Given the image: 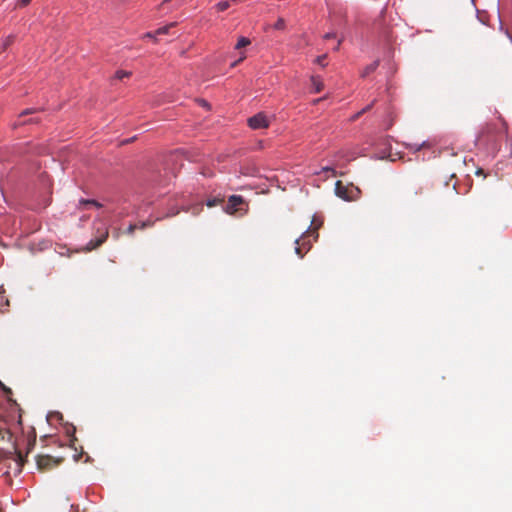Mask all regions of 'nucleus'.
<instances>
[{
    "instance_id": "f257e3e1",
    "label": "nucleus",
    "mask_w": 512,
    "mask_h": 512,
    "mask_svg": "<svg viewBox=\"0 0 512 512\" xmlns=\"http://www.w3.org/2000/svg\"><path fill=\"white\" fill-rule=\"evenodd\" d=\"M322 225V222L316 224L315 218H313L311 222V227L307 229L298 239H296L295 244V253L300 257L303 258L304 255L311 249V242L309 238L311 236L314 237V240L316 241L318 238L317 230Z\"/></svg>"
},
{
    "instance_id": "f03ea898",
    "label": "nucleus",
    "mask_w": 512,
    "mask_h": 512,
    "mask_svg": "<svg viewBox=\"0 0 512 512\" xmlns=\"http://www.w3.org/2000/svg\"><path fill=\"white\" fill-rule=\"evenodd\" d=\"M335 194L345 201H355L360 198L361 190L353 184L344 185L341 181H337Z\"/></svg>"
},
{
    "instance_id": "7ed1b4c3",
    "label": "nucleus",
    "mask_w": 512,
    "mask_h": 512,
    "mask_svg": "<svg viewBox=\"0 0 512 512\" xmlns=\"http://www.w3.org/2000/svg\"><path fill=\"white\" fill-rule=\"evenodd\" d=\"M42 124V119L39 116V112L35 109H27L23 111L19 116L15 123V127L26 126V125H40Z\"/></svg>"
},
{
    "instance_id": "20e7f679",
    "label": "nucleus",
    "mask_w": 512,
    "mask_h": 512,
    "mask_svg": "<svg viewBox=\"0 0 512 512\" xmlns=\"http://www.w3.org/2000/svg\"><path fill=\"white\" fill-rule=\"evenodd\" d=\"M109 231L107 227L98 228L97 234L85 246L84 251L90 252L100 247L108 238Z\"/></svg>"
},
{
    "instance_id": "39448f33",
    "label": "nucleus",
    "mask_w": 512,
    "mask_h": 512,
    "mask_svg": "<svg viewBox=\"0 0 512 512\" xmlns=\"http://www.w3.org/2000/svg\"><path fill=\"white\" fill-rule=\"evenodd\" d=\"M62 458H54L50 455H38L36 458L37 467L40 471H47L58 466Z\"/></svg>"
},
{
    "instance_id": "423d86ee",
    "label": "nucleus",
    "mask_w": 512,
    "mask_h": 512,
    "mask_svg": "<svg viewBox=\"0 0 512 512\" xmlns=\"http://www.w3.org/2000/svg\"><path fill=\"white\" fill-rule=\"evenodd\" d=\"M271 124V120L264 113H258L248 119L250 128H268Z\"/></svg>"
},
{
    "instance_id": "0eeeda50",
    "label": "nucleus",
    "mask_w": 512,
    "mask_h": 512,
    "mask_svg": "<svg viewBox=\"0 0 512 512\" xmlns=\"http://www.w3.org/2000/svg\"><path fill=\"white\" fill-rule=\"evenodd\" d=\"M244 203V199L240 195H232L229 197L228 202L225 206V211L228 214H235L237 211L240 210L239 206H241Z\"/></svg>"
},
{
    "instance_id": "6e6552de",
    "label": "nucleus",
    "mask_w": 512,
    "mask_h": 512,
    "mask_svg": "<svg viewBox=\"0 0 512 512\" xmlns=\"http://www.w3.org/2000/svg\"><path fill=\"white\" fill-rule=\"evenodd\" d=\"M177 155H170L165 163V178L170 180L172 177L176 176V168L174 164L176 163Z\"/></svg>"
},
{
    "instance_id": "1a4fd4ad",
    "label": "nucleus",
    "mask_w": 512,
    "mask_h": 512,
    "mask_svg": "<svg viewBox=\"0 0 512 512\" xmlns=\"http://www.w3.org/2000/svg\"><path fill=\"white\" fill-rule=\"evenodd\" d=\"M310 81H311L312 91L314 93H319L323 90L324 84H323L322 80L320 79V77L311 76Z\"/></svg>"
},
{
    "instance_id": "9d476101",
    "label": "nucleus",
    "mask_w": 512,
    "mask_h": 512,
    "mask_svg": "<svg viewBox=\"0 0 512 512\" xmlns=\"http://www.w3.org/2000/svg\"><path fill=\"white\" fill-rule=\"evenodd\" d=\"M16 36L11 34L5 37L0 45V53L4 52L10 45L14 43Z\"/></svg>"
},
{
    "instance_id": "9b49d317",
    "label": "nucleus",
    "mask_w": 512,
    "mask_h": 512,
    "mask_svg": "<svg viewBox=\"0 0 512 512\" xmlns=\"http://www.w3.org/2000/svg\"><path fill=\"white\" fill-rule=\"evenodd\" d=\"M378 66H379V61H374L373 63H371V64L367 65V66L364 68V70H363V72H362L361 76H362V77H366V76H368L369 74H371L372 72H374V71L377 69V67H378Z\"/></svg>"
},
{
    "instance_id": "f8f14e48",
    "label": "nucleus",
    "mask_w": 512,
    "mask_h": 512,
    "mask_svg": "<svg viewBox=\"0 0 512 512\" xmlns=\"http://www.w3.org/2000/svg\"><path fill=\"white\" fill-rule=\"evenodd\" d=\"M238 0H226V1H220L215 5V8L217 11L222 12L227 10L230 7L231 2H237Z\"/></svg>"
},
{
    "instance_id": "ddd939ff",
    "label": "nucleus",
    "mask_w": 512,
    "mask_h": 512,
    "mask_svg": "<svg viewBox=\"0 0 512 512\" xmlns=\"http://www.w3.org/2000/svg\"><path fill=\"white\" fill-rule=\"evenodd\" d=\"M176 26V22L169 23L168 25H165L163 27L158 28L155 31L156 35H165L169 33V30Z\"/></svg>"
},
{
    "instance_id": "4468645a",
    "label": "nucleus",
    "mask_w": 512,
    "mask_h": 512,
    "mask_svg": "<svg viewBox=\"0 0 512 512\" xmlns=\"http://www.w3.org/2000/svg\"><path fill=\"white\" fill-rule=\"evenodd\" d=\"M79 205H83V206H88V205H92L96 208H101L102 207V204L96 200H93V199H81L79 201Z\"/></svg>"
},
{
    "instance_id": "2eb2a0df",
    "label": "nucleus",
    "mask_w": 512,
    "mask_h": 512,
    "mask_svg": "<svg viewBox=\"0 0 512 512\" xmlns=\"http://www.w3.org/2000/svg\"><path fill=\"white\" fill-rule=\"evenodd\" d=\"M251 41L246 37H240L235 45L236 50H241L242 48L250 45Z\"/></svg>"
},
{
    "instance_id": "dca6fc26",
    "label": "nucleus",
    "mask_w": 512,
    "mask_h": 512,
    "mask_svg": "<svg viewBox=\"0 0 512 512\" xmlns=\"http://www.w3.org/2000/svg\"><path fill=\"white\" fill-rule=\"evenodd\" d=\"M222 202H223L222 198L213 197V198L207 200L206 205L211 208V207H215V206L221 204Z\"/></svg>"
},
{
    "instance_id": "f3484780",
    "label": "nucleus",
    "mask_w": 512,
    "mask_h": 512,
    "mask_svg": "<svg viewBox=\"0 0 512 512\" xmlns=\"http://www.w3.org/2000/svg\"><path fill=\"white\" fill-rule=\"evenodd\" d=\"M130 76H131V72L130 71H125V70H118L115 73V78L119 79V80H122L124 78H128Z\"/></svg>"
},
{
    "instance_id": "a211bd4d",
    "label": "nucleus",
    "mask_w": 512,
    "mask_h": 512,
    "mask_svg": "<svg viewBox=\"0 0 512 512\" xmlns=\"http://www.w3.org/2000/svg\"><path fill=\"white\" fill-rule=\"evenodd\" d=\"M32 0H17L15 8H23L30 4Z\"/></svg>"
},
{
    "instance_id": "6ab92c4d",
    "label": "nucleus",
    "mask_w": 512,
    "mask_h": 512,
    "mask_svg": "<svg viewBox=\"0 0 512 512\" xmlns=\"http://www.w3.org/2000/svg\"><path fill=\"white\" fill-rule=\"evenodd\" d=\"M285 27V21L283 18H279L274 24V28L278 30H282Z\"/></svg>"
},
{
    "instance_id": "aec40b11",
    "label": "nucleus",
    "mask_w": 512,
    "mask_h": 512,
    "mask_svg": "<svg viewBox=\"0 0 512 512\" xmlns=\"http://www.w3.org/2000/svg\"><path fill=\"white\" fill-rule=\"evenodd\" d=\"M326 58H327V55H326V54L321 55V56H318V57L315 59V62H316L317 64H319V65H321V66H323V67H324V66L326 65V63H325Z\"/></svg>"
},
{
    "instance_id": "412c9836",
    "label": "nucleus",
    "mask_w": 512,
    "mask_h": 512,
    "mask_svg": "<svg viewBox=\"0 0 512 512\" xmlns=\"http://www.w3.org/2000/svg\"><path fill=\"white\" fill-rule=\"evenodd\" d=\"M409 146H411L412 148H414L416 150H420L421 148L426 147V142L423 141L422 143H413V144H409Z\"/></svg>"
},
{
    "instance_id": "4be33fe9",
    "label": "nucleus",
    "mask_w": 512,
    "mask_h": 512,
    "mask_svg": "<svg viewBox=\"0 0 512 512\" xmlns=\"http://www.w3.org/2000/svg\"><path fill=\"white\" fill-rule=\"evenodd\" d=\"M197 102H198V104H199L200 106H202V107H204V108H206V109H209V108H210L209 103H208L206 100H204V99H198V100H197Z\"/></svg>"
},
{
    "instance_id": "5701e85b",
    "label": "nucleus",
    "mask_w": 512,
    "mask_h": 512,
    "mask_svg": "<svg viewBox=\"0 0 512 512\" xmlns=\"http://www.w3.org/2000/svg\"><path fill=\"white\" fill-rule=\"evenodd\" d=\"M136 228L137 226L135 224H130L129 227L127 228V233L132 235Z\"/></svg>"
},
{
    "instance_id": "b1692460",
    "label": "nucleus",
    "mask_w": 512,
    "mask_h": 512,
    "mask_svg": "<svg viewBox=\"0 0 512 512\" xmlns=\"http://www.w3.org/2000/svg\"><path fill=\"white\" fill-rule=\"evenodd\" d=\"M1 386H2V389H3V391L5 392V394H6L7 396H9L10 394H12V391H11V389H10V388H7V387H6V386H4L3 384H1ZM8 399H9V401H11L10 397H8Z\"/></svg>"
},
{
    "instance_id": "393cba45",
    "label": "nucleus",
    "mask_w": 512,
    "mask_h": 512,
    "mask_svg": "<svg viewBox=\"0 0 512 512\" xmlns=\"http://www.w3.org/2000/svg\"><path fill=\"white\" fill-rule=\"evenodd\" d=\"M153 225V222L144 221L141 223L140 228L145 229L146 227H151Z\"/></svg>"
},
{
    "instance_id": "a878e982",
    "label": "nucleus",
    "mask_w": 512,
    "mask_h": 512,
    "mask_svg": "<svg viewBox=\"0 0 512 512\" xmlns=\"http://www.w3.org/2000/svg\"><path fill=\"white\" fill-rule=\"evenodd\" d=\"M500 29L504 31V33L506 34V36L510 39V41L512 43V33H510L508 29H504L502 25L500 26Z\"/></svg>"
},
{
    "instance_id": "bb28decb",
    "label": "nucleus",
    "mask_w": 512,
    "mask_h": 512,
    "mask_svg": "<svg viewBox=\"0 0 512 512\" xmlns=\"http://www.w3.org/2000/svg\"><path fill=\"white\" fill-rule=\"evenodd\" d=\"M155 36H156L155 32H147V33H145V34H144V36H143V37H144V38H152V39H155Z\"/></svg>"
},
{
    "instance_id": "cd10ccee",
    "label": "nucleus",
    "mask_w": 512,
    "mask_h": 512,
    "mask_svg": "<svg viewBox=\"0 0 512 512\" xmlns=\"http://www.w3.org/2000/svg\"><path fill=\"white\" fill-rule=\"evenodd\" d=\"M134 140H135V137H131V138H128V139L122 140V141L120 142V145L128 144V143H130V142H132V141H134Z\"/></svg>"
},
{
    "instance_id": "c85d7f7f",
    "label": "nucleus",
    "mask_w": 512,
    "mask_h": 512,
    "mask_svg": "<svg viewBox=\"0 0 512 512\" xmlns=\"http://www.w3.org/2000/svg\"><path fill=\"white\" fill-rule=\"evenodd\" d=\"M171 1L172 0H163L162 3L159 5L158 9H163Z\"/></svg>"
},
{
    "instance_id": "c756f323",
    "label": "nucleus",
    "mask_w": 512,
    "mask_h": 512,
    "mask_svg": "<svg viewBox=\"0 0 512 512\" xmlns=\"http://www.w3.org/2000/svg\"><path fill=\"white\" fill-rule=\"evenodd\" d=\"M374 102H372L370 105H368L366 108L362 109L358 114L357 116H359L360 114L364 113L365 111L371 109L372 105H373Z\"/></svg>"
},
{
    "instance_id": "7c9ffc66",
    "label": "nucleus",
    "mask_w": 512,
    "mask_h": 512,
    "mask_svg": "<svg viewBox=\"0 0 512 512\" xmlns=\"http://www.w3.org/2000/svg\"><path fill=\"white\" fill-rule=\"evenodd\" d=\"M336 35L334 33H327L324 35V39L328 40L334 38Z\"/></svg>"
},
{
    "instance_id": "2f4dec72",
    "label": "nucleus",
    "mask_w": 512,
    "mask_h": 512,
    "mask_svg": "<svg viewBox=\"0 0 512 512\" xmlns=\"http://www.w3.org/2000/svg\"><path fill=\"white\" fill-rule=\"evenodd\" d=\"M178 213H179V211H178V210H173V211L169 212V213L166 215V217H172V216L177 215Z\"/></svg>"
},
{
    "instance_id": "473e14b6",
    "label": "nucleus",
    "mask_w": 512,
    "mask_h": 512,
    "mask_svg": "<svg viewBox=\"0 0 512 512\" xmlns=\"http://www.w3.org/2000/svg\"><path fill=\"white\" fill-rule=\"evenodd\" d=\"M18 461H19V465H20V466H23V464H24V458H23V456H22L20 453L18 454Z\"/></svg>"
},
{
    "instance_id": "72a5a7b5",
    "label": "nucleus",
    "mask_w": 512,
    "mask_h": 512,
    "mask_svg": "<svg viewBox=\"0 0 512 512\" xmlns=\"http://www.w3.org/2000/svg\"><path fill=\"white\" fill-rule=\"evenodd\" d=\"M243 60H240V58H238L237 60H235L232 64H231V67L234 68L236 67L239 63H241Z\"/></svg>"
},
{
    "instance_id": "f704fd0d",
    "label": "nucleus",
    "mask_w": 512,
    "mask_h": 512,
    "mask_svg": "<svg viewBox=\"0 0 512 512\" xmlns=\"http://www.w3.org/2000/svg\"><path fill=\"white\" fill-rule=\"evenodd\" d=\"M243 60H240V58H238L237 60H235L232 64H231V67L234 68L236 67L239 63H241Z\"/></svg>"
},
{
    "instance_id": "c9c22d12",
    "label": "nucleus",
    "mask_w": 512,
    "mask_h": 512,
    "mask_svg": "<svg viewBox=\"0 0 512 512\" xmlns=\"http://www.w3.org/2000/svg\"><path fill=\"white\" fill-rule=\"evenodd\" d=\"M201 210H202V206H201V205H198V206L195 208V211H193L192 213H193V214H198Z\"/></svg>"
},
{
    "instance_id": "e433bc0d",
    "label": "nucleus",
    "mask_w": 512,
    "mask_h": 512,
    "mask_svg": "<svg viewBox=\"0 0 512 512\" xmlns=\"http://www.w3.org/2000/svg\"><path fill=\"white\" fill-rule=\"evenodd\" d=\"M180 6H181V3H176V4H174L172 7H170V9H169V10H170V11L175 10V9L179 8Z\"/></svg>"
},
{
    "instance_id": "4c0bfd02",
    "label": "nucleus",
    "mask_w": 512,
    "mask_h": 512,
    "mask_svg": "<svg viewBox=\"0 0 512 512\" xmlns=\"http://www.w3.org/2000/svg\"><path fill=\"white\" fill-rule=\"evenodd\" d=\"M239 58H240V60H244L246 58L245 53L244 52H240Z\"/></svg>"
},
{
    "instance_id": "58836bf2",
    "label": "nucleus",
    "mask_w": 512,
    "mask_h": 512,
    "mask_svg": "<svg viewBox=\"0 0 512 512\" xmlns=\"http://www.w3.org/2000/svg\"><path fill=\"white\" fill-rule=\"evenodd\" d=\"M323 170L324 171H331V172H333V174H335V171L332 168H330V167H325V168H323Z\"/></svg>"
},
{
    "instance_id": "ea45409f",
    "label": "nucleus",
    "mask_w": 512,
    "mask_h": 512,
    "mask_svg": "<svg viewBox=\"0 0 512 512\" xmlns=\"http://www.w3.org/2000/svg\"><path fill=\"white\" fill-rule=\"evenodd\" d=\"M341 41H342L341 39L338 41V43H337L336 47L334 48V50H338V49H339V46H340V44H341Z\"/></svg>"
},
{
    "instance_id": "a19ab883",
    "label": "nucleus",
    "mask_w": 512,
    "mask_h": 512,
    "mask_svg": "<svg viewBox=\"0 0 512 512\" xmlns=\"http://www.w3.org/2000/svg\"><path fill=\"white\" fill-rule=\"evenodd\" d=\"M323 99H324V98H318V99L314 100V101H313V103H314V104H317V103H319L320 101H322Z\"/></svg>"
},
{
    "instance_id": "79ce46f5",
    "label": "nucleus",
    "mask_w": 512,
    "mask_h": 512,
    "mask_svg": "<svg viewBox=\"0 0 512 512\" xmlns=\"http://www.w3.org/2000/svg\"><path fill=\"white\" fill-rule=\"evenodd\" d=\"M452 189L456 192V182L453 183Z\"/></svg>"
},
{
    "instance_id": "37998d69",
    "label": "nucleus",
    "mask_w": 512,
    "mask_h": 512,
    "mask_svg": "<svg viewBox=\"0 0 512 512\" xmlns=\"http://www.w3.org/2000/svg\"><path fill=\"white\" fill-rule=\"evenodd\" d=\"M74 432H75V427H72V432H71V434L73 435V434H74Z\"/></svg>"
},
{
    "instance_id": "c03bdc74",
    "label": "nucleus",
    "mask_w": 512,
    "mask_h": 512,
    "mask_svg": "<svg viewBox=\"0 0 512 512\" xmlns=\"http://www.w3.org/2000/svg\"><path fill=\"white\" fill-rule=\"evenodd\" d=\"M18 423L21 424V415H19Z\"/></svg>"
}]
</instances>
